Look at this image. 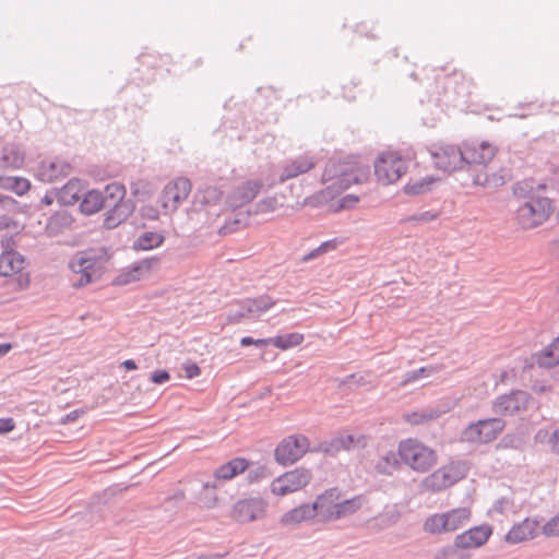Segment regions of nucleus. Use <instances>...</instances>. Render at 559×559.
<instances>
[{
    "label": "nucleus",
    "mask_w": 559,
    "mask_h": 559,
    "mask_svg": "<svg viewBox=\"0 0 559 559\" xmlns=\"http://www.w3.org/2000/svg\"><path fill=\"white\" fill-rule=\"evenodd\" d=\"M110 258L111 253L106 247L90 248L75 253L69 263L74 274L72 286L81 288L98 280Z\"/></svg>",
    "instance_id": "f257e3e1"
},
{
    "label": "nucleus",
    "mask_w": 559,
    "mask_h": 559,
    "mask_svg": "<svg viewBox=\"0 0 559 559\" xmlns=\"http://www.w3.org/2000/svg\"><path fill=\"white\" fill-rule=\"evenodd\" d=\"M399 455L405 465L418 473H425L437 464L436 451L417 439L402 440Z\"/></svg>",
    "instance_id": "f03ea898"
},
{
    "label": "nucleus",
    "mask_w": 559,
    "mask_h": 559,
    "mask_svg": "<svg viewBox=\"0 0 559 559\" xmlns=\"http://www.w3.org/2000/svg\"><path fill=\"white\" fill-rule=\"evenodd\" d=\"M554 206L549 197L525 201L515 211L516 224L524 230L543 225L552 214Z\"/></svg>",
    "instance_id": "7ed1b4c3"
},
{
    "label": "nucleus",
    "mask_w": 559,
    "mask_h": 559,
    "mask_svg": "<svg viewBox=\"0 0 559 559\" xmlns=\"http://www.w3.org/2000/svg\"><path fill=\"white\" fill-rule=\"evenodd\" d=\"M109 200L105 209L107 210L104 227L114 229L123 223L132 213L133 206L130 201L124 200L126 188L119 183L107 185Z\"/></svg>",
    "instance_id": "20e7f679"
},
{
    "label": "nucleus",
    "mask_w": 559,
    "mask_h": 559,
    "mask_svg": "<svg viewBox=\"0 0 559 559\" xmlns=\"http://www.w3.org/2000/svg\"><path fill=\"white\" fill-rule=\"evenodd\" d=\"M469 519L471 510L465 507L435 513L425 520L424 531L433 535L454 532L466 525Z\"/></svg>",
    "instance_id": "39448f33"
},
{
    "label": "nucleus",
    "mask_w": 559,
    "mask_h": 559,
    "mask_svg": "<svg viewBox=\"0 0 559 559\" xmlns=\"http://www.w3.org/2000/svg\"><path fill=\"white\" fill-rule=\"evenodd\" d=\"M503 419L495 417L471 423L461 433V440L469 443H489L504 429Z\"/></svg>",
    "instance_id": "423d86ee"
},
{
    "label": "nucleus",
    "mask_w": 559,
    "mask_h": 559,
    "mask_svg": "<svg viewBox=\"0 0 559 559\" xmlns=\"http://www.w3.org/2000/svg\"><path fill=\"white\" fill-rule=\"evenodd\" d=\"M274 305L275 300L267 295L242 299L228 310L226 322L236 324L247 318H258Z\"/></svg>",
    "instance_id": "0eeeda50"
},
{
    "label": "nucleus",
    "mask_w": 559,
    "mask_h": 559,
    "mask_svg": "<svg viewBox=\"0 0 559 559\" xmlns=\"http://www.w3.org/2000/svg\"><path fill=\"white\" fill-rule=\"evenodd\" d=\"M312 474L305 467H297L278 476L271 483V491L277 496H285L306 487Z\"/></svg>",
    "instance_id": "6e6552de"
},
{
    "label": "nucleus",
    "mask_w": 559,
    "mask_h": 559,
    "mask_svg": "<svg viewBox=\"0 0 559 559\" xmlns=\"http://www.w3.org/2000/svg\"><path fill=\"white\" fill-rule=\"evenodd\" d=\"M309 440L302 435L283 439L275 449V460L281 465L294 464L309 450Z\"/></svg>",
    "instance_id": "1a4fd4ad"
},
{
    "label": "nucleus",
    "mask_w": 559,
    "mask_h": 559,
    "mask_svg": "<svg viewBox=\"0 0 559 559\" xmlns=\"http://www.w3.org/2000/svg\"><path fill=\"white\" fill-rule=\"evenodd\" d=\"M531 395L522 390L511 391L509 394H503L495 399L492 402V411L500 416H512L524 412Z\"/></svg>",
    "instance_id": "9d476101"
},
{
    "label": "nucleus",
    "mask_w": 559,
    "mask_h": 559,
    "mask_svg": "<svg viewBox=\"0 0 559 559\" xmlns=\"http://www.w3.org/2000/svg\"><path fill=\"white\" fill-rule=\"evenodd\" d=\"M411 160L396 151L381 152L373 160V175H406Z\"/></svg>",
    "instance_id": "9b49d317"
},
{
    "label": "nucleus",
    "mask_w": 559,
    "mask_h": 559,
    "mask_svg": "<svg viewBox=\"0 0 559 559\" xmlns=\"http://www.w3.org/2000/svg\"><path fill=\"white\" fill-rule=\"evenodd\" d=\"M263 186L264 182L260 178L249 179L235 186L226 198V205L231 210H237L248 204L257 197Z\"/></svg>",
    "instance_id": "f8f14e48"
},
{
    "label": "nucleus",
    "mask_w": 559,
    "mask_h": 559,
    "mask_svg": "<svg viewBox=\"0 0 559 559\" xmlns=\"http://www.w3.org/2000/svg\"><path fill=\"white\" fill-rule=\"evenodd\" d=\"M267 503L262 498H248L237 501L233 508V519L239 523H249L262 519Z\"/></svg>",
    "instance_id": "ddd939ff"
},
{
    "label": "nucleus",
    "mask_w": 559,
    "mask_h": 559,
    "mask_svg": "<svg viewBox=\"0 0 559 559\" xmlns=\"http://www.w3.org/2000/svg\"><path fill=\"white\" fill-rule=\"evenodd\" d=\"M191 188L192 185L189 177H175L163 190V206L176 210L179 204L188 198L191 192Z\"/></svg>",
    "instance_id": "4468645a"
},
{
    "label": "nucleus",
    "mask_w": 559,
    "mask_h": 559,
    "mask_svg": "<svg viewBox=\"0 0 559 559\" xmlns=\"http://www.w3.org/2000/svg\"><path fill=\"white\" fill-rule=\"evenodd\" d=\"M459 479L453 467L443 466L425 477L420 486L424 491L438 492L454 485Z\"/></svg>",
    "instance_id": "2eb2a0df"
},
{
    "label": "nucleus",
    "mask_w": 559,
    "mask_h": 559,
    "mask_svg": "<svg viewBox=\"0 0 559 559\" xmlns=\"http://www.w3.org/2000/svg\"><path fill=\"white\" fill-rule=\"evenodd\" d=\"M491 534L490 525L474 526L455 536L456 546H461L463 550L479 548L488 542Z\"/></svg>",
    "instance_id": "dca6fc26"
},
{
    "label": "nucleus",
    "mask_w": 559,
    "mask_h": 559,
    "mask_svg": "<svg viewBox=\"0 0 559 559\" xmlns=\"http://www.w3.org/2000/svg\"><path fill=\"white\" fill-rule=\"evenodd\" d=\"M337 500H340V490L337 488H331L318 496L316 501L310 503L313 508V516L319 515L321 520L325 522L334 521V511L337 507Z\"/></svg>",
    "instance_id": "f3484780"
},
{
    "label": "nucleus",
    "mask_w": 559,
    "mask_h": 559,
    "mask_svg": "<svg viewBox=\"0 0 559 559\" xmlns=\"http://www.w3.org/2000/svg\"><path fill=\"white\" fill-rule=\"evenodd\" d=\"M548 189L549 186L546 179L536 180L535 177H525L513 186V193L518 198L532 201L534 199L546 198Z\"/></svg>",
    "instance_id": "a211bd4d"
},
{
    "label": "nucleus",
    "mask_w": 559,
    "mask_h": 559,
    "mask_svg": "<svg viewBox=\"0 0 559 559\" xmlns=\"http://www.w3.org/2000/svg\"><path fill=\"white\" fill-rule=\"evenodd\" d=\"M436 167L444 173L463 170L462 151L455 146H447L440 152L432 153Z\"/></svg>",
    "instance_id": "6ab92c4d"
},
{
    "label": "nucleus",
    "mask_w": 559,
    "mask_h": 559,
    "mask_svg": "<svg viewBox=\"0 0 559 559\" xmlns=\"http://www.w3.org/2000/svg\"><path fill=\"white\" fill-rule=\"evenodd\" d=\"M461 151L464 164L486 165L496 155L495 146L487 141L478 144H467Z\"/></svg>",
    "instance_id": "aec40b11"
},
{
    "label": "nucleus",
    "mask_w": 559,
    "mask_h": 559,
    "mask_svg": "<svg viewBox=\"0 0 559 559\" xmlns=\"http://www.w3.org/2000/svg\"><path fill=\"white\" fill-rule=\"evenodd\" d=\"M158 263L157 258H146L140 260L129 267L124 269L115 280L116 285H128L132 282L140 281L151 269Z\"/></svg>",
    "instance_id": "412c9836"
},
{
    "label": "nucleus",
    "mask_w": 559,
    "mask_h": 559,
    "mask_svg": "<svg viewBox=\"0 0 559 559\" xmlns=\"http://www.w3.org/2000/svg\"><path fill=\"white\" fill-rule=\"evenodd\" d=\"M539 531V523L535 520L525 519L512 528L506 535V540L510 544H518L534 538Z\"/></svg>",
    "instance_id": "4be33fe9"
},
{
    "label": "nucleus",
    "mask_w": 559,
    "mask_h": 559,
    "mask_svg": "<svg viewBox=\"0 0 559 559\" xmlns=\"http://www.w3.org/2000/svg\"><path fill=\"white\" fill-rule=\"evenodd\" d=\"M109 197L107 192V187L104 189V191H84L80 207L84 214L92 215L105 209Z\"/></svg>",
    "instance_id": "5701e85b"
},
{
    "label": "nucleus",
    "mask_w": 559,
    "mask_h": 559,
    "mask_svg": "<svg viewBox=\"0 0 559 559\" xmlns=\"http://www.w3.org/2000/svg\"><path fill=\"white\" fill-rule=\"evenodd\" d=\"M85 188L79 177H72L57 193L58 202L62 205H73L83 197Z\"/></svg>",
    "instance_id": "b1692460"
},
{
    "label": "nucleus",
    "mask_w": 559,
    "mask_h": 559,
    "mask_svg": "<svg viewBox=\"0 0 559 559\" xmlns=\"http://www.w3.org/2000/svg\"><path fill=\"white\" fill-rule=\"evenodd\" d=\"M25 267V259L17 251H2L0 254V275L11 276Z\"/></svg>",
    "instance_id": "393cba45"
},
{
    "label": "nucleus",
    "mask_w": 559,
    "mask_h": 559,
    "mask_svg": "<svg viewBox=\"0 0 559 559\" xmlns=\"http://www.w3.org/2000/svg\"><path fill=\"white\" fill-rule=\"evenodd\" d=\"M313 518V508L310 503H302L285 512L280 519V524L284 527H292Z\"/></svg>",
    "instance_id": "a878e982"
},
{
    "label": "nucleus",
    "mask_w": 559,
    "mask_h": 559,
    "mask_svg": "<svg viewBox=\"0 0 559 559\" xmlns=\"http://www.w3.org/2000/svg\"><path fill=\"white\" fill-rule=\"evenodd\" d=\"M249 462L243 457H236L219 467L214 472V477L217 480H229L240 473L247 471Z\"/></svg>",
    "instance_id": "bb28decb"
},
{
    "label": "nucleus",
    "mask_w": 559,
    "mask_h": 559,
    "mask_svg": "<svg viewBox=\"0 0 559 559\" xmlns=\"http://www.w3.org/2000/svg\"><path fill=\"white\" fill-rule=\"evenodd\" d=\"M370 160L360 155H348L344 159V167H342L334 175H369Z\"/></svg>",
    "instance_id": "cd10ccee"
},
{
    "label": "nucleus",
    "mask_w": 559,
    "mask_h": 559,
    "mask_svg": "<svg viewBox=\"0 0 559 559\" xmlns=\"http://www.w3.org/2000/svg\"><path fill=\"white\" fill-rule=\"evenodd\" d=\"M24 163V152L19 144L5 145L0 157V168L19 169Z\"/></svg>",
    "instance_id": "c85d7f7f"
},
{
    "label": "nucleus",
    "mask_w": 559,
    "mask_h": 559,
    "mask_svg": "<svg viewBox=\"0 0 559 559\" xmlns=\"http://www.w3.org/2000/svg\"><path fill=\"white\" fill-rule=\"evenodd\" d=\"M316 158L309 154H304L295 159H292L284 165L282 175H305L310 171L316 165Z\"/></svg>",
    "instance_id": "c756f323"
},
{
    "label": "nucleus",
    "mask_w": 559,
    "mask_h": 559,
    "mask_svg": "<svg viewBox=\"0 0 559 559\" xmlns=\"http://www.w3.org/2000/svg\"><path fill=\"white\" fill-rule=\"evenodd\" d=\"M536 364L543 368H551L559 364V336L547 347L534 356Z\"/></svg>",
    "instance_id": "7c9ffc66"
},
{
    "label": "nucleus",
    "mask_w": 559,
    "mask_h": 559,
    "mask_svg": "<svg viewBox=\"0 0 559 559\" xmlns=\"http://www.w3.org/2000/svg\"><path fill=\"white\" fill-rule=\"evenodd\" d=\"M401 463L403 462L401 461L399 452L389 451L379 457L374 468L379 474L390 476L400 469Z\"/></svg>",
    "instance_id": "2f4dec72"
},
{
    "label": "nucleus",
    "mask_w": 559,
    "mask_h": 559,
    "mask_svg": "<svg viewBox=\"0 0 559 559\" xmlns=\"http://www.w3.org/2000/svg\"><path fill=\"white\" fill-rule=\"evenodd\" d=\"M438 177H424L419 179H413L403 187L405 194L416 197L429 192L432 185L436 182Z\"/></svg>",
    "instance_id": "473e14b6"
},
{
    "label": "nucleus",
    "mask_w": 559,
    "mask_h": 559,
    "mask_svg": "<svg viewBox=\"0 0 559 559\" xmlns=\"http://www.w3.org/2000/svg\"><path fill=\"white\" fill-rule=\"evenodd\" d=\"M164 240V236L158 233L144 231L133 241L132 248L135 251L151 250L159 247Z\"/></svg>",
    "instance_id": "72a5a7b5"
},
{
    "label": "nucleus",
    "mask_w": 559,
    "mask_h": 559,
    "mask_svg": "<svg viewBox=\"0 0 559 559\" xmlns=\"http://www.w3.org/2000/svg\"><path fill=\"white\" fill-rule=\"evenodd\" d=\"M364 504V498L356 496L344 501L337 500V507L334 511V521L347 518L357 512Z\"/></svg>",
    "instance_id": "f704fd0d"
},
{
    "label": "nucleus",
    "mask_w": 559,
    "mask_h": 559,
    "mask_svg": "<svg viewBox=\"0 0 559 559\" xmlns=\"http://www.w3.org/2000/svg\"><path fill=\"white\" fill-rule=\"evenodd\" d=\"M340 193H341V190L338 188L329 186L326 189L321 190V191L306 198L305 204L312 206V207H319V206L328 204L330 201L334 200Z\"/></svg>",
    "instance_id": "c9c22d12"
},
{
    "label": "nucleus",
    "mask_w": 559,
    "mask_h": 559,
    "mask_svg": "<svg viewBox=\"0 0 559 559\" xmlns=\"http://www.w3.org/2000/svg\"><path fill=\"white\" fill-rule=\"evenodd\" d=\"M47 171L52 173V175H69L73 171V168L69 163L56 157L40 162V173L38 175H45Z\"/></svg>",
    "instance_id": "e433bc0d"
},
{
    "label": "nucleus",
    "mask_w": 559,
    "mask_h": 559,
    "mask_svg": "<svg viewBox=\"0 0 559 559\" xmlns=\"http://www.w3.org/2000/svg\"><path fill=\"white\" fill-rule=\"evenodd\" d=\"M441 416V412L433 408H426L409 414H404L403 418L411 425H421Z\"/></svg>",
    "instance_id": "4c0bfd02"
},
{
    "label": "nucleus",
    "mask_w": 559,
    "mask_h": 559,
    "mask_svg": "<svg viewBox=\"0 0 559 559\" xmlns=\"http://www.w3.org/2000/svg\"><path fill=\"white\" fill-rule=\"evenodd\" d=\"M355 438L352 435H344L331 440L324 448L323 451L328 454L334 455L341 450H350L355 447Z\"/></svg>",
    "instance_id": "58836bf2"
},
{
    "label": "nucleus",
    "mask_w": 559,
    "mask_h": 559,
    "mask_svg": "<svg viewBox=\"0 0 559 559\" xmlns=\"http://www.w3.org/2000/svg\"><path fill=\"white\" fill-rule=\"evenodd\" d=\"M273 345L281 349H288L298 346L304 341V335L297 332L272 337Z\"/></svg>",
    "instance_id": "ea45409f"
},
{
    "label": "nucleus",
    "mask_w": 559,
    "mask_h": 559,
    "mask_svg": "<svg viewBox=\"0 0 559 559\" xmlns=\"http://www.w3.org/2000/svg\"><path fill=\"white\" fill-rule=\"evenodd\" d=\"M0 182L11 188L17 195H23L31 188V183L26 177H0Z\"/></svg>",
    "instance_id": "a19ab883"
},
{
    "label": "nucleus",
    "mask_w": 559,
    "mask_h": 559,
    "mask_svg": "<svg viewBox=\"0 0 559 559\" xmlns=\"http://www.w3.org/2000/svg\"><path fill=\"white\" fill-rule=\"evenodd\" d=\"M72 224V218L67 213H57L49 218L47 229L49 234H58L62 228H68Z\"/></svg>",
    "instance_id": "79ce46f5"
},
{
    "label": "nucleus",
    "mask_w": 559,
    "mask_h": 559,
    "mask_svg": "<svg viewBox=\"0 0 559 559\" xmlns=\"http://www.w3.org/2000/svg\"><path fill=\"white\" fill-rule=\"evenodd\" d=\"M436 371H438V368L435 366H425V367H420L419 369H416V370L407 371L404 374L401 384L407 385V384L413 383L421 378L429 377L430 374H432Z\"/></svg>",
    "instance_id": "37998d69"
},
{
    "label": "nucleus",
    "mask_w": 559,
    "mask_h": 559,
    "mask_svg": "<svg viewBox=\"0 0 559 559\" xmlns=\"http://www.w3.org/2000/svg\"><path fill=\"white\" fill-rule=\"evenodd\" d=\"M461 550H463L462 547L456 546V539L454 538L452 545L438 549L433 555V559H465Z\"/></svg>",
    "instance_id": "c03bdc74"
},
{
    "label": "nucleus",
    "mask_w": 559,
    "mask_h": 559,
    "mask_svg": "<svg viewBox=\"0 0 559 559\" xmlns=\"http://www.w3.org/2000/svg\"><path fill=\"white\" fill-rule=\"evenodd\" d=\"M439 217V213L432 211H425L418 214H413L400 219V224L415 223V224H427Z\"/></svg>",
    "instance_id": "a18cd8bd"
},
{
    "label": "nucleus",
    "mask_w": 559,
    "mask_h": 559,
    "mask_svg": "<svg viewBox=\"0 0 559 559\" xmlns=\"http://www.w3.org/2000/svg\"><path fill=\"white\" fill-rule=\"evenodd\" d=\"M283 203L278 201L276 197H269L255 204V213L257 214H265L271 213L282 206Z\"/></svg>",
    "instance_id": "49530a36"
},
{
    "label": "nucleus",
    "mask_w": 559,
    "mask_h": 559,
    "mask_svg": "<svg viewBox=\"0 0 559 559\" xmlns=\"http://www.w3.org/2000/svg\"><path fill=\"white\" fill-rule=\"evenodd\" d=\"M504 177H472V183L474 186H480L484 188H498L504 183Z\"/></svg>",
    "instance_id": "de8ad7c7"
},
{
    "label": "nucleus",
    "mask_w": 559,
    "mask_h": 559,
    "mask_svg": "<svg viewBox=\"0 0 559 559\" xmlns=\"http://www.w3.org/2000/svg\"><path fill=\"white\" fill-rule=\"evenodd\" d=\"M248 473H247V480L252 483H258L261 479H264L270 476V472L266 466L264 465H257L254 467L248 466Z\"/></svg>",
    "instance_id": "09e8293b"
},
{
    "label": "nucleus",
    "mask_w": 559,
    "mask_h": 559,
    "mask_svg": "<svg viewBox=\"0 0 559 559\" xmlns=\"http://www.w3.org/2000/svg\"><path fill=\"white\" fill-rule=\"evenodd\" d=\"M246 226L245 218L233 217L225 222V224L219 228V235H229L231 233L237 231L238 229Z\"/></svg>",
    "instance_id": "8fccbe9b"
},
{
    "label": "nucleus",
    "mask_w": 559,
    "mask_h": 559,
    "mask_svg": "<svg viewBox=\"0 0 559 559\" xmlns=\"http://www.w3.org/2000/svg\"><path fill=\"white\" fill-rule=\"evenodd\" d=\"M543 533L546 536H559V513L543 526Z\"/></svg>",
    "instance_id": "3c124183"
},
{
    "label": "nucleus",
    "mask_w": 559,
    "mask_h": 559,
    "mask_svg": "<svg viewBox=\"0 0 559 559\" xmlns=\"http://www.w3.org/2000/svg\"><path fill=\"white\" fill-rule=\"evenodd\" d=\"M343 242L344 241L342 239H340V238H333V239H330L328 241L322 242L318 247V250H320L321 253L333 251V250L337 249L338 246H341Z\"/></svg>",
    "instance_id": "603ef678"
},
{
    "label": "nucleus",
    "mask_w": 559,
    "mask_h": 559,
    "mask_svg": "<svg viewBox=\"0 0 559 559\" xmlns=\"http://www.w3.org/2000/svg\"><path fill=\"white\" fill-rule=\"evenodd\" d=\"M170 379V374L166 370H157L151 373L150 380L156 384H163Z\"/></svg>",
    "instance_id": "864d4df0"
},
{
    "label": "nucleus",
    "mask_w": 559,
    "mask_h": 559,
    "mask_svg": "<svg viewBox=\"0 0 559 559\" xmlns=\"http://www.w3.org/2000/svg\"><path fill=\"white\" fill-rule=\"evenodd\" d=\"M358 197L354 194H347L338 201L337 210L352 207L358 202Z\"/></svg>",
    "instance_id": "5fc2aeb1"
},
{
    "label": "nucleus",
    "mask_w": 559,
    "mask_h": 559,
    "mask_svg": "<svg viewBox=\"0 0 559 559\" xmlns=\"http://www.w3.org/2000/svg\"><path fill=\"white\" fill-rule=\"evenodd\" d=\"M15 428V423L12 418H0V433H8Z\"/></svg>",
    "instance_id": "6e6d98bb"
},
{
    "label": "nucleus",
    "mask_w": 559,
    "mask_h": 559,
    "mask_svg": "<svg viewBox=\"0 0 559 559\" xmlns=\"http://www.w3.org/2000/svg\"><path fill=\"white\" fill-rule=\"evenodd\" d=\"M549 447L554 453L559 454V428L551 432L549 437Z\"/></svg>",
    "instance_id": "4d7b16f0"
},
{
    "label": "nucleus",
    "mask_w": 559,
    "mask_h": 559,
    "mask_svg": "<svg viewBox=\"0 0 559 559\" xmlns=\"http://www.w3.org/2000/svg\"><path fill=\"white\" fill-rule=\"evenodd\" d=\"M205 202H216L222 198V192L217 190L216 188H207L205 190Z\"/></svg>",
    "instance_id": "13d9d810"
},
{
    "label": "nucleus",
    "mask_w": 559,
    "mask_h": 559,
    "mask_svg": "<svg viewBox=\"0 0 559 559\" xmlns=\"http://www.w3.org/2000/svg\"><path fill=\"white\" fill-rule=\"evenodd\" d=\"M185 371L189 379L195 378L201 373V369L197 364H187L185 366Z\"/></svg>",
    "instance_id": "bf43d9fd"
},
{
    "label": "nucleus",
    "mask_w": 559,
    "mask_h": 559,
    "mask_svg": "<svg viewBox=\"0 0 559 559\" xmlns=\"http://www.w3.org/2000/svg\"><path fill=\"white\" fill-rule=\"evenodd\" d=\"M8 228H13L14 230H19L20 226L17 224V222L9 218V217H2L0 219V229H8Z\"/></svg>",
    "instance_id": "052dcab7"
},
{
    "label": "nucleus",
    "mask_w": 559,
    "mask_h": 559,
    "mask_svg": "<svg viewBox=\"0 0 559 559\" xmlns=\"http://www.w3.org/2000/svg\"><path fill=\"white\" fill-rule=\"evenodd\" d=\"M2 249L3 251H16L15 248V241L13 237H5L1 240Z\"/></svg>",
    "instance_id": "680f3d73"
},
{
    "label": "nucleus",
    "mask_w": 559,
    "mask_h": 559,
    "mask_svg": "<svg viewBox=\"0 0 559 559\" xmlns=\"http://www.w3.org/2000/svg\"><path fill=\"white\" fill-rule=\"evenodd\" d=\"M551 433H549L548 430L540 429L535 435V441L539 443L547 442L549 444V437Z\"/></svg>",
    "instance_id": "e2e57ef3"
},
{
    "label": "nucleus",
    "mask_w": 559,
    "mask_h": 559,
    "mask_svg": "<svg viewBox=\"0 0 559 559\" xmlns=\"http://www.w3.org/2000/svg\"><path fill=\"white\" fill-rule=\"evenodd\" d=\"M83 414V409H74L64 416L63 423H73Z\"/></svg>",
    "instance_id": "0e129e2a"
},
{
    "label": "nucleus",
    "mask_w": 559,
    "mask_h": 559,
    "mask_svg": "<svg viewBox=\"0 0 559 559\" xmlns=\"http://www.w3.org/2000/svg\"><path fill=\"white\" fill-rule=\"evenodd\" d=\"M270 344L273 345L272 337H270V338H258V340H254V343H253V345H255L258 347H265V346H267Z\"/></svg>",
    "instance_id": "69168bd1"
},
{
    "label": "nucleus",
    "mask_w": 559,
    "mask_h": 559,
    "mask_svg": "<svg viewBox=\"0 0 559 559\" xmlns=\"http://www.w3.org/2000/svg\"><path fill=\"white\" fill-rule=\"evenodd\" d=\"M122 367H124L127 370H135L138 368L136 364L132 359H127L122 364Z\"/></svg>",
    "instance_id": "338daca9"
},
{
    "label": "nucleus",
    "mask_w": 559,
    "mask_h": 559,
    "mask_svg": "<svg viewBox=\"0 0 559 559\" xmlns=\"http://www.w3.org/2000/svg\"><path fill=\"white\" fill-rule=\"evenodd\" d=\"M550 251L552 254L559 257V238L550 243Z\"/></svg>",
    "instance_id": "774afa93"
}]
</instances>
